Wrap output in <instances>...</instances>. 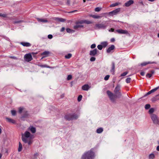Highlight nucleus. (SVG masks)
Returning <instances> with one entry per match:
<instances>
[{
  "label": "nucleus",
  "instance_id": "a19ab883",
  "mask_svg": "<svg viewBox=\"0 0 159 159\" xmlns=\"http://www.w3.org/2000/svg\"><path fill=\"white\" fill-rule=\"evenodd\" d=\"M82 96L81 95H80L78 98V101L80 102L82 99Z\"/></svg>",
  "mask_w": 159,
  "mask_h": 159
},
{
  "label": "nucleus",
  "instance_id": "5701e85b",
  "mask_svg": "<svg viewBox=\"0 0 159 159\" xmlns=\"http://www.w3.org/2000/svg\"><path fill=\"white\" fill-rule=\"evenodd\" d=\"M50 52L49 51H45L43 52L41 54V55H44L45 57L48 56V55L50 54Z\"/></svg>",
  "mask_w": 159,
  "mask_h": 159
},
{
  "label": "nucleus",
  "instance_id": "ea45409f",
  "mask_svg": "<svg viewBox=\"0 0 159 159\" xmlns=\"http://www.w3.org/2000/svg\"><path fill=\"white\" fill-rule=\"evenodd\" d=\"M97 48L99 50H101L102 49L103 47L102 46L101 44H100L98 45L97 46Z\"/></svg>",
  "mask_w": 159,
  "mask_h": 159
},
{
  "label": "nucleus",
  "instance_id": "0e129e2a",
  "mask_svg": "<svg viewBox=\"0 0 159 159\" xmlns=\"http://www.w3.org/2000/svg\"><path fill=\"white\" fill-rule=\"evenodd\" d=\"M154 72L155 71L154 70H152L150 71L151 73V74H152V75L154 73Z\"/></svg>",
  "mask_w": 159,
  "mask_h": 159
},
{
  "label": "nucleus",
  "instance_id": "4be33fe9",
  "mask_svg": "<svg viewBox=\"0 0 159 159\" xmlns=\"http://www.w3.org/2000/svg\"><path fill=\"white\" fill-rule=\"evenodd\" d=\"M6 119L7 121L9 123H12V124H15L16 121L15 120L8 118H6Z\"/></svg>",
  "mask_w": 159,
  "mask_h": 159
},
{
  "label": "nucleus",
  "instance_id": "13d9d810",
  "mask_svg": "<svg viewBox=\"0 0 159 159\" xmlns=\"http://www.w3.org/2000/svg\"><path fill=\"white\" fill-rule=\"evenodd\" d=\"M6 16V15L5 14H2L0 13V16L5 17Z\"/></svg>",
  "mask_w": 159,
  "mask_h": 159
},
{
  "label": "nucleus",
  "instance_id": "052dcab7",
  "mask_svg": "<svg viewBox=\"0 0 159 159\" xmlns=\"http://www.w3.org/2000/svg\"><path fill=\"white\" fill-rule=\"evenodd\" d=\"M140 74L142 76H144L145 75V73L143 71H142L140 72Z\"/></svg>",
  "mask_w": 159,
  "mask_h": 159
},
{
  "label": "nucleus",
  "instance_id": "f8f14e48",
  "mask_svg": "<svg viewBox=\"0 0 159 159\" xmlns=\"http://www.w3.org/2000/svg\"><path fill=\"white\" fill-rule=\"evenodd\" d=\"M98 50L96 48L93 50H91L90 51L89 54L92 56H95L97 53Z\"/></svg>",
  "mask_w": 159,
  "mask_h": 159
},
{
  "label": "nucleus",
  "instance_id": "2f4dec72",
  "mask_svg": "<svg viewBox=\"0 0 159 159\" xmlns=\"http://www.w3.org/2000/svg\"><path fill=\"white\" fill-rule=\"evenodd\" d=\"M155 157V155L153 153L150 154L149 156V159H153Z\"/></svg>",
  "mask_w": 159,
  "mask_h": 159
},
{
  "label": "nucleus",
  "instance_id": "393cba45",
  "mask_svg": "<svg viewBox=\"0 0 159 159\" xmlns=\"http://www.w3.org/2000/svg\"><path fill=\"white\" fill-rule=\"evenodd\" d=\"M103 131V129L102 128H99L96 130V132L98 134H100Z\"/></svg>",
  "mask_w": 159,
  "mask_h": 159
},
{
  "label": "nucleus",
  "instance_id": "680f3d73",
  "mask_svg": "<svg viewBox=\"0 0 159 159\" xmlns=\"http://www.w3.org/2000/svg\"><path fill=\"white\" fill-rule=\"evenodd\" d=\"M10 57L11 58H12V59H17V58L16 57H14V56H11V57Z\"/></svg>",
  "mask_w": 159,
  "mask_h": 159
},
{
  "label": "nucleus",
  "instance_id": "6ab92c4d",
  "mask_svg": "<svg viewBox=\"0 0 159 159\" xmlns=\"http://www.w3.org/2000/svg\"><path fill=\"white\" fill-rule=\"evenodd\" d=\"M20 44L24 47H29L31 46V44L28 42H22L20 43Z\"/></svg>",
  "mask_w": 159,
  "mask_h": 159
},
{
  "label": "nucleus",
  "instance_id": "39448f33",
  "mask_svg": "<svg viewBox=\"0 0 159 159\" xmlns=\"http://www.w3.org/2000/svg\"><path fill=\"white\" fill-rule=\"evenodd\" d=\"M107 26L106 21L103 22L101 24H96L94 26L95 29H105Z\"/></svg>",
  "mask_w": 159,
  "mask_h": 159
},
{
  "label": "nucleus",
  "instance_id": "412c9836",
  "mask_svg": "<svg viewBox=\"0 0 159 159\" xmlns=\"http://www.w3.org/2000/svg\"><path fill=\"white\" fill-rule=\"evenodd\" d=\"M154 63H156L155 62H150V61H148V62H144L143 63H142L141 64V65L142 66H145L146 65L149 64H154Z\"/></svg>",
  "mask_w": 159,
  "mask_h": 159
},
{
  "label": "nucleus",
  "instance_id": "a211bd4d",
  "mask_svg": "<svg viewBox=\"0 0 159 159\" xmlns=\"http://www.w3.org/2000/svg\"><path fill=\"white\" fill-rule=\"evenodd\" d=\"M54 19L57 22H64L65 21V20L62 18L59 17H55Z\"/></svg>",
  "mask_w": 159,
  "mask_h": 159
},
{
  "label": "nucleus",
  "instance_id": "cd10ccee",
  "mask_svg": "<svg viewBox=\"0 0 159 159\" xmlns=\"http://www.w3.org/2000/svg\"><path fill=\"white\" fill-rule=\"evenodd\" d=\"M39 155V153H35L34 155L32 157V159H37V157H38Z\"/></svg>",
  "mask_w": 159,
  "mask_h": 159
},
{
  "label": "nucleus",
  "instance_id": "1a4fd4ad",
  "mask_svg": "<svg viewBox=\"0 0 159 159\" xmlns=\"http://www.w3.org/2000/svg\"><path fill=\"white\" fill-rule=\"evenodd\" d=\"M24 58L25 60L27 62H29L33 59L32 55L30 53L26 54L24 56Z\"/></svg>",
  "mask_w": 159,
  "mask_h": 159
},
{
  "label": "nucleus",
  "instance_id": "7ed1b4c3",
  "mask_svg": "<svg viewBox=\"0 0 159 159\" xmlns=\"http://www.w3.org/2000/svg\"><path fill=\"white\" fill-rule=\"evenodd\" d=\"M107 93L111 101L113 103H116V99L118 98L117 95L114 94L109 90L107 91Z\"/></svg>",
  "mask_w": 159,
  "mask_h": 159
},
{
  "label": "nucleus",
  "instance_id": "864d4df0",
  "mask_svg": "<svg viewBox=\"0 0 159 159\" xmlns=\"http://www.w3.org/2000/svg\"><path fill=\"white\" fill-rule=\"evenodd\" d=\"M152 74L150 73H148L146 75V76H148L149 78H150L152 76Z\"/></svg>",
  "mask_w": 159,
  "mask_h": 159
},
{
  "label": "nucleus",
  "instance_id": "4c0bfd02",
  "mask_svg": "<svg viewBox=\"0 0 159 159\" xmlns=\"http://www.w3.org/2000/svg\"><path fill=\"white\" fill-rule=\"evenodd\" d=\"M96 60V58L95 57H93V56H92V57H91L90 58V61H94Z\"/></svg>",
  "mask_w": 159,
  "mask_h": 159
},
{
  "label": "nucleus",
  "instance_id": "6e6d98bb",
  "mask_svg": "<svg viewBox=\"0 0 159 159\" xmlns=\"http://www.w3.org/2000/svg\"><path fill=\"white\" fill-rule=\"evenodd\" d=\"M151 93H152L150 92V91H149V92H148L146 94L144 95V97H146V96H147L148 95H149V94H151Z\"/></svg>",
  "mask_w": 159,
  "mask_h": 159
},
{
  "label": "nucleus",
  "instance_id": "bf43d9fd",
  "mask_svg": "<svg viewBox=\"0 0 159 159\" xmlns=\"http://www.w3.org/2000/svg\"><path fill=\"white\" fill-rule=\"evenodd\" d=\"M65 30V28L64 27H63L61 28L60 30V31L61 32H63Z\"/></svg>",
  "mask_w": 159,
  "mask_h": 159
},
{
  "label": "nucleus",
  "instance_id": "f704fd0d",
  "mask_svg": "<svg viewBox=\"0 0 159 159\" xmlns=\"http://www.w3.org/2000/svg\"><path fill=\"white\" fill-rule=\"evenodd\" d=\"M24 111L25 110H24V108L23 107H20L19 108L18 112L20 113H21V112Z\"/></svg>",
  "mask_w": 159,
  "mask_h": 159
},
{
  "label": "nucleus",
  "instance_id": "79ce46f5",
  "mask_svg": "<svg viewBox=\"0 0 159 159\" xmlns=\"http://www.w3.org/2000/svg\"><path fill=\"white\" fill-rule=\"evenodd\" d=\"M11 113L12 115L15 116L16 115V111L14 110H11Z\"/></svg>",
  "mask_w": 159,
  "mask_h": 159
},
{
  "label": "nucleus",
  "instance_id": "e2e57ef3",
  "mask_svg": "<svg viewBox=\"0 0 159 159\" xmlns=\"http://www.w3.org/2000/svg\"><path fill=\"white\" fill-rule=\"evenodd\" d=\"M114 29L113 28H111L109 30V32H113L114 31Z\"/></svg>",
  "mask_w": 159,
  "mask_h": 159
},
{
  "label": "nucleus",
  "instance_id": "774afa93",
  "mask_svg": "<svg viewBox=\"0 0 159 159\" xmlns=\"http://www.w3.org/2000/svg\"><path fill=\"white\" fill-rule=\"evenodd\" d=\"M77 11L75 10V11H71L70 12H71V13H73L74 12H76V11Z\"/></svg>",
  "mask_w": 159,
  "mask_h": 159
},
{
  "label": "nucleus",
  "instance_id": "3c124183",
  "mask_svg": "<svg viewBox=\"0 0 159 159\" xmlns=\"http://www.w3.org/2000/svg\"><path fill=\"white\" fill-rule=\"evenodd\" d=\"M40 66L41 67H47V68H51L49 66H47L46 65H41Z\"/></svg>",
  "mask_w": 159,
  "mask_h": 159
},
{
  "label": "nucleus",
  "instance_id": "b1692460",
  "mask_svg": "<svg viewBox=\"0 0 159 159\" xmlns=\"http://www.w3.org/2000/svg\"><path fill=\"white\" fill-rule=\"evenodd\" d=\"M155 111V109L153 108H151L149 110L148 112L150 114V116L152 114H154L153 113Z\"/></svg>",
  "mask_w": 159,
  "mask_h": 159
},
{
  "label": "nucleus",
  "instance_id": "603ef678",
  "mask_svg": "<svg viewBox=\"0 0 159 159\" xmlns=\"http://www.w3.org/2000/svg\"><path fill=\"white\" fill-rule=\"evenodd\" d=\"M128 73V72H125L121 75V76H124L126 75Z\"/></svg>",
  "mask_w": 159,
  "mask_h": 159
},
{
  "label": "nucleus",
  "instance_id": "2eb2a0df",
  "mask_svg": "<svg viewBox=\"0 0 159 159\" xmlns=\"http://www.w3.org/2000/svg\"><path fill=\"white\" fill-rule=\"evenodd\" d=\"M133 1L132 0H130L125 3V5L126 7H128L131 5V4H133Z\"/></svg>",
  "mask_w": 159,
  "mask_h": 159
},
{
  "label": "nucleus",
  "instance_id": "c03bdc74",
  "mask_svg": "<svg viewBox=\"0 0 159 159\" xmlns=\"http://www.w3.org/2000/svg\"><path fill=\"white\" fill-rule=\"evenodd\" d=\"M131 80V78H128L126 80V82L127 83H129L130 82V81Z\"/></svg>",
  "mask_w": 159,
  "mask_h": 159
},
{
  "label": "nucleus",
  "instance_id": "c756f323",
  "mask_svg": "<svg viewBox=\"0 0 159 159\" xmlns=\"http://www.w3.org/2000/svg\"><path fill=\"white\" fill-rule=\"evenodd\" d=\"M66 31L67 32H68V33H73L75 32V30H71V29H70L69 28L66 29Z\"/></svg>",
  "mask_w": 159,
  "mask_h": 159
},
{
  "label": "nucleus",
  "instance_id": "a878e982",
  "mask_svg": "<svg viewBox=\"0 0 159 159\" xmlns=\"http://www.w3.org/2000/svg\"><path fill=\"white\" fill-rule=\"evenodd\" d=\"M38 20L39 22H47L48 21L46 20H45L43 19H39L38 18Z\"/></svg>",
  "mask_w": 159,
  "mask_h": 159
},
{
  "label": "nucleus",
  "instance_id": "f03ea898",
  "mask_svg": "<svg viewBox=\"0 0 159 159\" xmlns=\"http://www.w3.org/2000/svg\"><path fill=\"white\" fill-rule=\"evenodd\" d=\"M95 157L93 148L85 152L82 155L81 159H94Z\"/></svg>",
  "mask_w": 159,
  "mask_h": 159
},
{
  "label": "nucleus",
  "instance_id": "9b49d317",
  "mask_svg": "<svg viewBox=\"0 0 159 159\" xmlns=\"http://www.w3.org/2000/svg\"><path fill=\"white\" fill-rule=\"evenodd\" d=\"M116 31L120 34H128L129 33L128 31L125 30H123L122 29H119L116 30Z\"/></svg>",
  "mask_w": 159,
  "mask_h": 159
},
{
  "label": "nucleus",
  "instance_id": "0eeeda50",
  "mask_svg": "<svg viewBox=\"0 0 159 159\" xmlns=\"http://www.w3.org/2000/svg\"><path fill=\"white\" fill-rule=\"evenodd\" d=\"M120 88V85L119 84H117L114 90V92L116 95H117L118 98H120L121 95L120 92H119Z\"/></svg>",
  "mask_w": 159,
  "mask_h": 159
},
{
  "label": "nucleus",
  "instance_id": "09e8293b",
  "mask_svg": "<svg viewBox=\"0 0 159 159\" xmlns=\"http://www.w3.org/2000/svg\"><path fill=\"white\" fill-rule=\"evenodd\" d=\"M96 46V45L95 44H93L91 45L90 48L92 49L94 48Z\"/></svg>",
  "mask_w": 159,
  "mask_h": 159
},
{
  "label": "nucleus",
  "instance_id": "69168bd1",
  "mask_svg": "<svg viewBox=\"0 0 159 159\" xmlns=\"http://www.w3.org/2000/svg\"><path fill=\"white\" fill-rule=\"evenodd\" d=\"M157 150L159 151V146H158L157 147Z\"/></svg>",
  "mask_w": 159,
  "mask_h": 159
},
{
  "label": "nucleus",
  "instance_id": "4d7b16f0",
  "mask_svg": "<svg viewBox=\"0 0 159 159\" xmlns=\"http://www.w3.org/2000/svg\"><path fill=\"white\" fill-rule=\"evenodd\" d=\"M48 37L49 39H51L52 38L53 36L51 34H49L48 35Z\"/></svg>",
  "mask_w": 159,
  "mask_h": 159
},
{
  "label": "nucleus",
  "instance_id": "bb28decb",
  "mask_svg": "<svg viewBox=\"0 0 159 159\" xmlns=\"http://www.w3.org/2000/svg\"><path fill=\"white\" fill-rule=\"evenodd\" d=\"M22 150V145L21 143L20 142H19V147L18 148V151L20 152Z\"/></svg>",
  "mask_w": 159,
  "mask_h": 159
},
{
  "label": "nucleus",
  "instance_id": "7c9ffc66",
  "mask_svg": "<svg viewBox=\"0 0 159 159\" xmlns=\"http://www.w3.org/2000/svg\"><path fill=\"white\" fill-rule=\"evenodd\" d=\"M120 4V3L119 2H116L115 3H113L111 4L110 6V7H113L115 6H118Z\"/></svg>",
  "mask_w": 159,
  "mask_h": 159
},
{
  "label": "nucleus",
  "instance_id": "a18cd8bd",
  "mask_svg": "<svg viewBox=\"0 0 159 159\" xmlns=\"http://www.w3.org/2000/svg\"><path fill=\"white\" fill-rule=\"evenodd\" d=\"M23 22V20H18V21H14V24H16L18 23H21V22Z\"/></svg>",
  "mask_w": 159,
  "mask_h": 159
},
{
  "label": "nucleus",
  "instance_id": "49530a36",
  "mask_svg": "<svg viewBox=\"0 0 159 159\" xmlns=\"http://www.w3.org/2000/svg\"><path fill=\"white\" fill-rule=\"evenodd\" d=\"M92 17L94 18L98 19L100 18V16L98 15H93L92 16Z\"/></svg>",
  "mask_w": 159,
  "mask_h": 159
},
{
  "label": "nucleus",
  "instance_id": "6e6552de",
  "mask_svg": "<svg viewBox=\"0 0 159 159\" xmlns=\"http://www.w3.org/2000/svg\"><path fill=\"white\" fill-rule=\"evenodd\" d=\"M120 11V8H118L111 11L109 12L108 15L110 16H113L118 14Z\"/></svg>",
  "mask_w": 159,
  "mask_h": 159
},
{
  "label": "nucleus",
  "instance_id": "72a5a7b5",
  "mask_svg": "<svg viewBox=\"0 0 159 159\" xmlns=\"http://www.w3.org/2000/svg\"><path fill=\"white\" fill-rule=\"evenodd\" d=\"M159 88V86L157 87L150 91V92L151 93H152L155 91H156Z\"/></svg>",
  "mask_w": 159,
  "mask_h": 159
},
{
  "label": "nucleus",
  "instance_id": "423d86ee",
  "mask_svg": "<svg viewBox=\"0 0 159 159\" xmlns=\"http://www.w3.org/2000/svg\"><path fill=\"white\" fill-rule=\"evenodd\" d=\"M150 117L153 123L154 124H159V118L156 115L152 114L151 115Z\"/></svg>",
  "mask_w": 159,
  "mask_h": 159
},
{
  "label": "nucleus",
  "instance_id": "c9c22d12",
  "mask_svg": "<svg viewBox=\"0 0 159 159\" xmlns=\"http://www.w3.org/2000/svg\"><path fill=\"white\" fill-rule=\"evenodd\" d=\"M84 23H86L87 24H89L92 23V22L91 21L87 20H84Z\"/></svg>",
  "mask_w": 159,
  "mask_h": 159
},
{
  "label": "nucleus",
  "instance_id": "aec40b11",
  "mask_svg": "<svg viewBox=\"0 0 159 159\" xmlns=\"http://www.w3.org/2000/svg\"><path fill=\"white\" fill-rule=\"evenodd\" d=\"M112 66L111 69L110 70V72L111 73H112V74L114 75V74L115 68L114 63L113 62L112 63Z\"/></svg>",
  "mask_w": 159,
  "mask_h": 159
},
{
  "label": "nucleus",
  "instance_id": "338daca9",
  "mask_svg": "<svg viewBox=\"0 0 159 159\" xmlns=\"http://www.w3.org/2000/svg\"><path fill=\"white\" fill-rule=\"evenodd\" d=\"M115 39L114 38H112L111 39V41L112 42H114V41H115Z\"/></svg>",
  "mask_w": 159,
  "mask_h": 159
},
{
  "label": "nucleus",
  "instance_id": "f257e3e1",
  "mask_svg": "<svg viewBox=\"0 0 159 159\" xmlns=\"http://www.w3.org/2000/svg\"><path fill=\"white\" fill-rule=\"evenodd\" d=\"M34 138V135L31 134L28 131H26L21 134V139L25 143L31 145L33 142V139Z\"/></svg>",
  "mask_w": 159,
  "mask_h": 159
},
{
  "label": "nucleus",
  "instance_id": "e433bc0d",
  "mask_svg": "<svg viewBox=\"0 0 159 159\" xmlns=\"http://www.w3.org/2000/svg\"><path fill=\"white\" fill-rule=\"evenodd\" d=\"M151 106L149 104H147L145 105V108L146 109H148Z\"/></svg>",
  "mask_w": 159,
  "mask_h": 159
},
{
  "label": "nucleus",
  "instance_id": "c85d7f7f",
  "mask_svg": "<svg viewBox=\"0 0 159 159\" xmlns=\"http://www.w3.org/2000/svg\"><path fill=\"white\" fill-rule=\"evenodd\" d=\"M108 44L107 42H103L101 43V45L103 47L105 48L106 47Z\"/></svg>",
  "mask_w": 159,
  "mask_h": 159
},
{
  "label": "nucleus",
  "instance_id": "f3484780",
  "mask_svg": "<svg viewBox=\"0 0 159 159\" xmlns=\"http://www.w3.org/2000/svg\"><path fill=\"white\" fill-rule=\"evenodd\" d=\"M90 88L88 84H85L82 87V89L84 90L88 91Z\"/></svg>",
  "mask_w": 159,
  "mask_h": 159
},
{
  "label": "nucleus",
  "instance_id": "8fccbe9b",
  "mask_svg": "<svg viewBox=\"0 0 159 159\" xmlns=\"http://www.w3.org/2000/svg\"><path fill=\"white\" fill-rule=\"evenodd\" d=\"M84 20H80V21L78 22H77L78 23H79V24H81L84 23Z\"/></svg>",
  "mask_w": 159,
  "mask_h": 159
},
{
  "label": "nucleus",
  "instance_id": "9d476101",
  "mask_svg": "<svg viewBox=\"0 0 159 159\" xmlns=\"http://www.w3.org/2000/svg\"><path fill=\"white\" fill-rule=\"evenodd\" d=\"M29 115L28 112L26 111H23V114H22L21 119L22 120H24V119L29 117Z\"/></svg>",
  "mask_w": 159,
  "mask_h": 159
},
{
  "label": "nucleus",
  "instance_id": "de8ad7c7",
  "mask_svg": "<svg viewBox=\"0 0 159 159\" xmlns=\"http://www.w3.org/2000/svg\"><path fill=\"white\" fill-rule=\"evenodd\" d=\"M72 76L71 75H69L67 77V80H70L71 79Z\"/></svg>",
  "mask_w": 159,
  "mask_h": 159
},
{
  "label": "nucleus",
  "instance_id": "5fc2aeb1",
  "mask_svg": "<svg viewBox=\"0 0 159 159\" xmlns=\"http://www.w3.org/2000/svg\"><path fill=\"white\" fill-rule=\"evenodd\" d=\"M151 93H152L150 92V91H149V92H148L146 94L144 95V97H146V96H147L148 95H149V94H151Z\"/></svg>",
  "mask_w": 159,
  "mask_h": 159
},
{
  "label": "nucleus",
  "instance_id": "473e14b6",
  "mask_svg": "<svg viewBox=\"0 0 159 159\" xmlns=\"http://www.w3.org/2000/svg\"><path fill=\"white\" fill-rule=\"evenodd\" d=\"M72 56V54L70 53H69L67 55L65 56V58L66 59H69Z\"/></svg>",
  "mask_w": 159,
  "mask_h": 159
},
{
  "label": "nucleus",
  "instance_id": "20e7f679",
  "mask_svg": "<svg viewBox=\"0 0 159 159\" xmlns=\"http://www.w3.org/2000/svg\"><path fill=\"white\" fill-rule=\"evenodd\" d=\"M79 115L76 114H69L66 115L65 118L67 120H71L76 119L79 117Z\"/></svg>",
  "mask_w": 159,
  "mask_h": 159
},
{
  "label": "nucleus",
  "instance_id": "ddd939ff",
  "mask_svg": "<svg viewBox=\"0 0 159 159\" xmlns=\"http://www.w3.org/2000/svg\"><path fill=\"white\" fill-rule=\"evenodd\" d=\"M27 131H28L29 132L30 131L32 133V134H34L36 132V129L35 127L33 126H30L28 129Z\"/></svg>",
  "mask_w": 159,
  "mask_h": 159
},
{
  "label": "nucleus",
  "instance_id": "58836bf2",
  "mask_svg": "<svg viewBox=\"0 0 159 159\" xmlns=\"http://www.w3.org/2000/svg\"><path fill=\"white\" fill-rule=\"evenodd\" d=\"M101 8L99 7H97L95 8V11H96L97 12H98L99 11L101 10Z\"/></svg>",
  "mask_w": 159,
  "mask_h": 159
},
{
  "label": "nucleus",
  "instance_id": "4468645a",
  "mask_svg": "<svg viewBox=\"0 0 159 159\" xmlns=\"http://www.w3.org/2000/svg\"><path fill=\"white\" fill-rule=\"evenodd\" d=\"M115 48V46L114 45H112L109 47L107 50V52L108 53L112 52Z\"/></svg>",
  "mask_w": 159,
  "mask_h": 159
},
{
  "label": "nucleus",
  "instance_id": "dca6fc26",
  "mask_svg": "<svg viewBox=\"0 0 159 159\" xmlns=\"http://www.w3.org/2000/svg\"><path fill=\"white\" fill-rule=\"evenodd\" d=\"M76 25L74 26V28L75 30L79 28H83L84 26L83 25H80L77 22L76 23Z\"/></svg>",
  "mask_w": 159,
  "mask_h": 159
},
{
  "label": "nucleus",
  "instance_id": "37998d69",
  "mask_svg": "<svg viewBox=\"0 0 159 159\" xmlns=\"http://www.w3.org/2000/svg\"><path fill=\"white\" fill-rule=\"evenodd\" d=\"M109 77H110V75H107L105 76V77L104 78V80H107L109 79Z\"/></svg>",
  "mask_w": 159,
  "mask_h": 159
}]
</instances>
